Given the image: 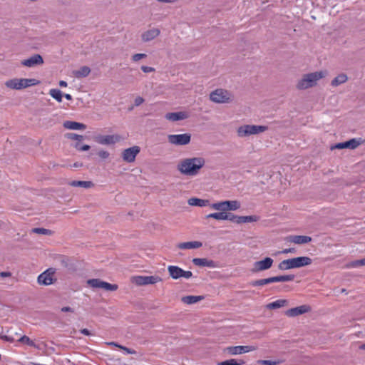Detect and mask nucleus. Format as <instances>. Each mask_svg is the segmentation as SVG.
<instances>
[{"label":"nucleus","mask_w":365,"mask_h":365,"mask_svg":"<svg viewBox=\"0 0 365 365\" xmlns=\"http://www.w3.org/2000/svg\"><path fill=\"white\" fill-rule=\"evenodd\" d=\"M205 163V160L203 158H185L179 162L177 168L181 174L195 176L198 174Z\"/></svg>","instance_id":"nucleus-1"},{"label":"nucleus","mask_w":365,"mask_h":365,"mask_svg":"<svg viewBox=\"0 0 365 365\" xmlns=\"http://www.w3.org/2000/svg\"><path fill=\"white\" fill-rule=\"evenodd\" d=\"M327 75V71H316L304 74L302 78L299 81L297 88L299 90H305L317 85L319 80L323 78Z\"/></svg>","instance_id":"nucleus-2"},{"label":"nucleus","mask_w":365,"mask_h":365,"mask_svg":"<svg viewBox=\"0 0 365 365\" xmlns=\"http://www.w3.org/2000/svg\"><path fill=\"white\" fill-rule=\"evenodd\" d=\"M267 130L264 125H244L237 129V134L240 138L250 136L263 133Z\"/></svg>","instance_id":"nucleus-3"},{"label":"nucleus","mask_w":365,"mask_h":365,"mask_svg":"<svg viewBox=\"0 0 365 365\" xmlns=\"http://www.w3.org/2000/svg\"><path fill=\"white\" fill-rule=\"evenodd\" d=\"M86 283L92 288H101L107 291H115L118 288L115 284H110L97 278L88 279Z\"/></svg>","instance_id":"nucleus-4"},{"label":"nucleus","mask_w":365,"mask_h":365,"mask_svg":"<svg viewBox=\"0 0 365 365\" xmlns=\"http://www.w3.org/2000/svg\"><path fill=\"white\" fill-rule=\"evenodd\" d=\"M210 100L217 103H225L230 101L231 94L226 90L217 89L210 96Z\"/></svg>","instance_id":"nucleus-5"},{"label":"nucleus","mask_w":365,"mask_h":365,"mask_svg":"<svg viewBox=\"0 0 365 365\" xmlns=\"http://www.w3.org/2000/svg\"><path fill=\"white\" fill-rule=\"evenodd\" d=\"M168 140L172 145H185L190 143L191 140V134L183 133L178 135H168Z\"/></svg>","instance_id":"nucleus-6"},{"label":"nucleus","mask_w":365,"mask_h":365,"mask_svg":"<svg viewBox=\"0 0 365 365\" xmlns=\"http://www.w3.org/2000/svg\"><path fill=\"white\" fill-rule=\"evenodd\" d=\"M365 142V140L362 138H352L349 140L337 143L332 148L337 149H344V148H349V149H355L360 145L363 144Z\"/></svg>","instance_id":"nucleus-7"},{"label":"nucleus","mask_w":365,"mask_h":365,"mask_svg":"<svg viewBox=\"0 0 365 365\" xmlns=\"http://www.w3.org/2000/svg\"><path fill=\"white\" fill-rule=\"evenodd\" d=\"M139 146L135 145L131 148L125 149L122 153V158L127 163H133L135 161L136 155L140 153Z\"/></svg>","instance_id":"nucleus-8"},{"label":"nucleus","mask_w":365,"mask_h":365,"mask_svg":"<svg viewBox=\"0 0 365 365\" xmlns=\"http://www.w3.org/2000/svg\"><path fill=\"white\" fill-rule=\"evenodd\" d=\"M274 260L271 257H265L262 260L257 261L254 263L252 272H259L269 269L273 264Z\"/></svg>","instance_id":"nucleus-9"},{"label":"nucleus","mask_w":365,"mask_h":365,"mask_svg":"<svg viewBox=\"0 0 365 365\" xmlns=\"http://www.w3.org/2000/svg\"><path fill=\"white\" fill-rule=\"evenodd\" d=\"M162 281V279L158 276H137L134 278V282L136 284L143 286L147 284H154L158 282Z\"/></svg>","instance_id":"nucleus-10"},{"label":"nucleus","mask_w":365,"mask_h":365,"mask_svg":"<svg viewBox=\"0 0 365 365\" xmlns=\"http://www.w3.org/2000/svg\"><path fill=\"white\" fill-rule=\"evenodd\" d=\"M119 140L120 137L114 135H98L94 137V140L101 145H113Z\"/></svg>","instance_id":"nucleus-11"},{"label":"nucleus","mask_w":365,"mask_h":365,"mask_svg":"<svg viewBox=\"0 0 365 365\" xmlns=\"http://www.w3.org/2000/svg\"><path fill=\"white\" fill-rule=\"evenodd\" d=\"M257 349L255 346H228L226 348V351L231 355L241 354L247 353Z\"/></svg>","instance_id":"nucleus-12"},{"label":"nucleus","mask_w":365,"mask_h":365,"mask_svg":"<svg viewBox=\"0 0 365 365\" xmlns=\"http://www.w3.org/2000/svg\"><path fill=\"white\" fill-rule=\"evenodd\" d=\"M311 309L308 305H302L294 308L289 309L285 312V315L289 317H294L309 312Z\"/></svg>","instance_id":"nucleus-13"},{"label":"nucleus","mask_w":365,"mask_h":365,"mask_svg":"<svg viewBox=\"0 0 365 365\" xmlns=\"http://www.w3.org/2000/svg\"><path fill=\"white\" fill-rule=\"evenodd\" d=\"M43 63L42 56L40 54H34L27 59L21 61V65L26 67H34Z\"/></svg>","instance_id":"nucleus-14"},{"label":"nucleus","mask_w":365,"mask_h":365,"mask_svg":"<svg viewBox=\"0 0 365 365\" xmlns=\"http://www.w3.org/2000/svg\"><path fill=\"white\" fill-rule=\"evenodd\" d=\"M53 272H50V269H47L46 271L41 273L38 277V283L42 285H50L53 283Z\"/></svg>","instance_id":"nucleus-15"},{"label":"nucleus","mask_w":365,"mask_h":365,"mask_svg":"<svg viewBox=\"0 0 365 365\" xmlns=\"http://www.w3.org/2000/svg\"><path fill=\"white\" fill-rule=\"evenodd\" d=\"M192 262L195 266L199 267L215 268L218 266L217 262L212 259H208L207 258H194L192 259Z\"/></svg>","instance_id":"nucleus-16"},{"label":"nucleus","mask_w":365,"mask_h":365,"mask_svg":"<svg viewBox=\"0 0 365 365\" xmlns=\"http://www.w3.org/2000/svg\"><path fill=\"white\" fill-rule=\"evenodd\" d=\"M292 260L293 262L294 269L308 266L312 263V259L305 256L292 258Z\"/></svg>","instance_id":"nucleus-17"},{"label":"nucleus","mask_w":365,"mask_h":365,"mask_svg":"<svg viewBox=\"0 0 365 365\" xmlns=\"http://www.w3.org/2000/svg\"><path fill=\"white\" fill-rule=\"evenodd\" d=\"M287 240L297 245H303L309 243L312 241V237L304 235H290L287 237Z\"/></svg>","instance_id":"nucleus-18"},{"label":"nucleus","mask_w":365,"mask_h":365,"mask_svg":"<svg viewBox=\"0 0 365 365\" xmlns=\"http://www.w3.org/2000/svg\"><path fill=\"white\" fill-rule=\"evenodd\" d=\"M160 30L158 29L154 28L143 33L141 35V38L143 41L148 42L155 38L157 36L160 35Z\"/></svg>","instance_id":"nucleus-19"},{"label":"nucleus","mask_w":365,"mask_h":365,"mask_svg":"<svg viewBox=\"0 0 365 365\" xmlns=\"http://www.w3.org/2000/svg\"><path fill=\"white\" fill-rule=\"evenodd\" d=\"M188 115L185 112L180 111L175 113H168L165 114V118L170 121H178L186 119Z\"/></svg>","instance_id":"nucleus-20"},{"label":"nucleus","mask_w":365,"mask_h":365,"mask_svg":"<svg viewBox=\"0 0 365 365\" xmlns=\"http://www.w3.org/2000/svg\"><path fill=\"white\" fill-rule=\"evenodd\" d=\"M39 83L40 81L35 78H19V90L36 86Z\"/></svg>","instance_id":"nucleus-21"},{"label":"nucleus","mask_w":365,"mask_h":365,"mask_svg":"<svg viewBox=\"0 0 365 365\" xmlns=\"http://www.w3.org/2000/svg\"><path fill=\"white\" fill-rule=\"evenodd\" d=\"M63 127L69 130H85L86 125L71 120H66L63 123Z\"/></svg>","instance_id":"nucleus-22"},{"label":"nucleus","mask_w":365,"mask_h":365,"mask_svg":"<svg viewBox=\"0 0 365 365\" xmlns=\"http://www.w3.org/2000/svg\"><path fill=\"white\" fill-rule=\"evenodd\" d=\"M168 271L169 272L170 276L174 279H178L182 277L183 273L182 269L174 265L168 266Z\"/></svg>","instance_id":"nucleus-23"},{"label":"nucleus","mask_w":365,"mask_h":365,"mask_svg":"<svg viewBox=\"0 0 365 365\" xmlns=\"http://www.w3.org/2000/svg\"><path fill=\"white\" fill-rule=\"evenodd\" d=\"M202 246V244L201 242L199 241H192V242H181L178 244L177 247L179 249L181 250H186V249H197Z\"/></svg>","instance_id":"nucleus-24"},{"label":"nucleus","mask_w":365,"mask_h":365,"mask_svg":"<svg viewBox=\"0 0 365 365\" xmlns=\"http://www.w3.org/2000/svg\"><path fill=\"white\" fill-rule=\"evenodd\" d=\"M90 73L91 68L87 66H82L79 69L73 71V76L77 78L87 77Z\"/></svg>","instance_id":"nucleus-25"},{"label":"nucleus","mask_w":365,"mask_h":365,"mask_svg":"<svg viewBox=\"0 0 365 365\" xmlns=\"http://www.w3.org/2000/svg\"><path fill=\"white\" fill-rule=\"evenodd\" d=\"M68 185L72 187H81L84 188H90L94 186V184L91 181H81V180H73L68 182Z\"/></svg>","instance_id":"nucleus-26"},{"label":"nucleus","mask_w":365,"mask_h":365,"mask_svg":"<svg viewBox=\"0 0 365 365\" xmlns=\"http://www.w3.org/2000/svg\"><path fill=\"white\" fill-rule=\"evenodd\" d=\"M188 204L191 206L205 207L209 205V201L207 200L192 197L188 200Z\"/></svg>","instance_id":"nucleus-27"},{"label":"nucleus","mask_w":365,"mask_h":365,"mask_svg":"<svg viewBox=\"0 0 365 365\" xmlns=\"http://www.w3.org/2000/svg\"><path fill=\"white\" fill-rule=\"evenodd\" d=\"M203 299H204V297H202V296L189 295V296H185V297H182L181 300L185 304H192L197 303Z\"/></svg>","instance_id":"nucleus-28"},{"label":"nucleus","mask_w":365,"mask_h":365,"mask_svg":"<svg viewBox=\"0 0 365 365\" xmlns=\"http://www.w3.org/2000/svg\"><path fill=\"white\" fill-rule=\"evenodd\" d=\"M288 304V302L286 299H278L273 302H271L267 305V309H276L280 307H285Z\"/></svg>","instance_id":"nucleus-29"},{"label":"nucleus","mask_w":365,"mask_h":365,"mask_svg":"<svg viewBox=\"0 0 365 365\" xmlns=\"http://www.w3.org/2000/svg\"><path fill=\"white\" fill-rule=\"evenodd\" d=\"M295 278L294 274L281 275L272 277V282H283L293 281Z\"/></svg>","instance_id":"nucleus-30"},{"label":"nucleus","mask_w":365,"mask_h":365,"mask_svg":"<svg viewBox=\"0 0 365 365\" xmlns=\"http://www.w3.org/2000/svg\"><path fill=\"white\" fill-rule=\"evenodd\" d=\"M347 80V76L344 73H341L331 81V85L332 86H338L340 84L345 83Z\"/></svg>","instance_id":"nucleus-31"},{"label":"nucleus","mask_w":365,"mask_h":365,"mask_svg":"<svg viewBox=\"0 0 365 365\" xmlns=\"http://www.w3.org/2000/svg\"><path fill=\"white\" fill-rule=\"evenodd\" d=\"M278 268L280 270H287V269H294L293 262L292 260V258L282 261L279 264Z\"/></svg>","instance_id":"nucleus-32"},{"label":"nucleus","mask_w":365,"mask_h":365,"mask_svg":"<svg viewBox=\"0 0 365 365\" xmlns=\"http://www.w3.org/2000/svg\"><path fill=\"white\" fill-rule=\"evenodd\" d=\"M270 283H273L272 277L252 281L250 282V285L252 287H257V286H264L265 284H268Z\"/></svg>","instance_id":"nucleus-33"},{"label":"nucleus","mask_w":365,"mask_h":365,"mask_svg":"<svg viewBox=\"0 0 365 365\" xmlns=\"http://www.w3.org/2000/svg\"><path fill=\"white\" fill-rule=\"evenodd\" d=\"M259 217L257 215L240 216V224L258 221Z\"/></svg>","instance_id":"nucleus-34"},{"label":"nucleus","mask_w":365,"mask_h":365,"mask_svg":"<svg viewBox=\"0 0 365 365\" xmlns=\"http://www.w3.org/2000/svg\"><path fill=\"white\" fill-rule=\"evenodd\" d=\"M49 94L58 102L61 103L62 101L63 95L60 90L56 88L51 89Z\"/></svg>","instance_id":"nucleus-35"},{"label":"nucleus","mask_w":365,"mask_h":365,"mask_svg":"<svg viewBox=\"0 0 365 365\" xmlns=\"http://www.w3.org/2000/svg\"><path fill=\"white\" fill-rule=\"evenodd\" d=\"M5 86L11 89L19 90V78H13L6 81Z\"/></svg>","instance_id":"nucleus-36"},{"label":"nucleus","mask_w":365,"mask_h":365,"mask_svg":"<svg viewBox=\"0 0 365 365\" xmlns=\"http://www.w3.org/2000/svg\"><path fill=\"white\" fill-rule=\"evenodd\" d=\"M227 211L237 210L240 207V203L237 200H227Z\"/></svg>","instance_id":"nucleus-37"},{"label":"nucleus","mask_w":365,"mask_h":365,"mask_svg":"<svg viewBox=\"0 0 365 365\" xmlns=\"http://www.w3.org/2000/svg\"><path fill=\"white\" fill-rule=\"evenodd\" d=\"M225 217H227V216L225 215V212L210 213L206 215L207 219L213 218L218 220H225Z\"/></svg>","instance_id":"nucleus-38"},{"label":"nucleus","mask_w":365,"mask_h":365,"mask_svg":"<svg viewBox=\"0 0 365 365\" xmlns=\"http://www.w3.org/2000/svg\"><path fill=\"white\" fill-rule=\"evenodd\" d=\"M32 232L36 234H41L44 235H52L53 232L48 229H45L42 227H36L32 230Z\"/></svg>","instance_id":"nucleus-39"},{"label":"nucleus","mask_w":365,"mask_h":365,"mask_svg":"<svg viewBox=\"0 0 365 365\" xmlns=\"http://www.w3.org/2000/svg\"><path fill=\"white\" fill-rule=\"evenodd\" d=\"M18 341L22 343V344H26L30 346H32V347H35V348H37L38 349V346L32 341L30 339V338L26 335L21 336L19 340Z\"/></svg>","instance_id":"nucleus-40"},{"label":"nucleus","mask_w":365,"mask_h":365,"mask_svg":"<svg viewBox=\"0 0 365 365\" xmlns=\"http://www.w3.org/2000/svg\"><path fill=\"white\" fill-rule=\"evenodd\" d=\"M225 215L227 217L225 218V220H230L237 224H240V216L235 215L231 212H225Z\"/></svg>","instance_id":"nucleus-41"},{"label":"nucleus","mask_w":365,"mask_h":365,"mask_svg":"<svg viewBox=\"0 0 365 365\" xmlns=\"http://www.w3.org/2000/svg\"><path fill=\"white\" fill-rule=\"evenodd\" d=\"M66 137L68 139L78 140V142H80L82 140H83V135H78V134H76V133H70L66 134Z\"/></svg>","instance_id":"nucleus-42"},{"label":"nucleus","mask_w":365,"mask_h":365,"mask_svg":"<svg viewBox=\"0 0 365 365\" xmlns=\"http://www.w3.org/2000/svg\"><path fill=\"white\" fill-rule=\"evenodd\" d=\"M73 147L80 151H87L90 149V146L88 145H81L79 142L76 143L73 145Z\"/></svg>","instance_id":"nucleus-43"},{"label":"nucleus","mask_w":365,"mask_h":365,"mask_svg":"<svg viewBox=\"0 0 365 365\" xmlns=\"http://www.w3.org/2000/svg\"><path fill=\"white\" fill-rule=\"evenodd\" d=\"M257 363L262 365H277L279 364V361L272 360H258Z\"/></svg>","instance_id":"nucleus-44"},{"label":"nucleus","mask_w":365,"mask_h":365,"mask_svg":"<svg viewBox=\"0 0 365 365\" xmlns=\"http://www.w3.org/2000/svg\"><path fill=\"white\" fill-rule=\"evenodd\" d=\"M364 265H365V258L361 259L355 260L351 263V266L353 267L364 266Z\"/></svg>","instance_id":"nucleus-45"},{"label":"nucleus","mask_w":365,"mask_h":365,"mask_svg":"<svg viewBox=\"0 0 365 365\" xmlns=\"http://www.w3.org/2000/svg\"><path fill=\"white\" fill-rule=\"evenodd\" d=\"M217 365H237L236 359H231L225 360V361L218 363Z\"/></svg>","instance_id":"nucleus-46"},{"label":"nucleus","mask_w":365,"mask_h":365,"mask_svg":"<svg viewBox=\"0 0 365 365\" xmlns=\"http://www.w3.org/2000/svg\"><path fill=\"white\" fill-rule=\"evenodd\" d=\"M147 57L145 53H135L132 56V60L133 61H138L142 58H145Z\"/></svg>","instance_id":"nucleus-47"},{"label":"nucleus","mask_w":365,"mask_h":365,"mask_svg":"<svg viewBox=\"0 0 365 365\" xmlns=\"http://www.w3.org/2000/svg\"><path fill=\"white\" fill-rule=\"evenodd\" d=\"M98 155L103 160H106L110 156V153L108 151L103 150H99Z\"/></svg>","instance_id":"nucleus-48"},{"label":"nucleus","mask_w":365,"mask_h":365,"mask_svg":"<svg viewBox=\"0 0 365 365\" xmlns=\"http://www.w3.org/2000/svg\"><path fill=\"white\" fill-rule=\"evenodd\" d=\"M119 349L123 350L128 354H136V351L134 349H129V348H128L126 346H123L122 345L119 346Z\"/></svg>","instance_id":"nucleus-49"},{"label":"nucleus","mask_w":365,"mask_h":365,"mask_svg":"<svg viewBox=\"0 0 365 365\" xmlns=\"http://www.w3.org/2000/svg\"><path fill=\"white\" fill-rule=\"evenodd\" d=\"M141 70L144 72V73H150V72H153L155 71V68H153V67H149V66H141Z\"/></svg>","instance_id":"nucleus-50"},{"label":"nucleus","mask_w":365,"mask_h":365,"mask_svg":"<svg viewBox=\"0 0 365 365\" xmlns=\"http://www.w3.org/2000/svg\"><path fill=\"white\" fill-rule=\"evenodd\" d=\"M144 102V99L142 98V97H137L135 98V101H134V105L135 106H140Z\"/></svg>","instance_id":"nucleus-51"},{"label":"nucleus","mask_w":365,"mask_h":365,"mask_svg":"<svg viewBox=\"0 0 365 365\" xmlns=\"http://www.w3.org/2000/svg\"><path fill=\"white\" fill-rule=\"evenodd\" d=\"M192 277V273L190 271H185L183 270L182 276V277L189 279Z\"/></svg>","instance_id":"nucleus-52"},{"label":"nucleus","mask_w":365,"mask_h":365,"mask_svg":"<svg viewBox=\"0 0 365 365\" xmlns=\"http://www.w3.org/2000/svg\"><path fill=\"white\" fill-rule=\"evenodd\" d=\"M221 202L213 203L210 205V207L216 210H220L221 211Z\"/></svg>","instance_id":"nucleus-53"},{"label":"nucleus","mask_w":365,"mask_h":365,"mask_svg":"<svg viewBox=\"0 0 365 365\" xmlns=\"http://www.w3.org/2000/svg\"><path fill=\"white\" fill-rule=\"evenodd\" d=\"M296 252V250L295 248H287V249H284L283 250L281 253H283V254H288V253H294Z\"/></svg>","instance_id":"nucleus-54"},{"label":"nucleus","mask_w":365,"mask_h":365,"mask_svg":"<svg viewBox=\"0 0 365 365\" xmlns=\"http://www.w3.org/2000/svg\"><path fill=\"white\" fill-rule=\"evenodd\" d=\"M61 312H71L73 313L74 310L70 307H63L61 308Z\"/></svg>","instance_id":"nucleus-55"},{"label":"nucleus","mask_w":365,"mask_h":365,"mask_svg":"<svg viewBox=\"0 0 365 365\" xmlns=\"http://www.w3.org/2000/svg\"><path fill=\"white\" fill-rule=\"evenodd\" d=\"M11 276V273L10 272H0V277L1 278L9 277Z\"/></svg>","instance_id":"nucleus-56"},{"label":"nucleus","mask_w":365,"mask_h":365,"mask_svg":"<svg viewBox=\"0 0 365 365\" xmlns=\"http://www.w3.org/2000/svg\"><path fill=\"white\" fill-rule=\"evenodd\" d=\"M221 211L225 212L227 211V201H222L221 202Z\"/></svg>","instance_id":"nucleus-57"},{"label":"nucleus","mask_w":365,"mask_h":365,"mask_svg":"<svg viewBox=\"0 0 365 365\" xmlns=\"http://www.w3.org/2000/svg\"><path fill=\"white\" fill-rule=\"evenodd\" d=\"M80 332L81 334H84V335H86V336L91 335V331L88 329H82L80 330Z\"/></svg>","instance_id":"nucleus-58"},{"label":"nucleus","mask_w":365,"mask_h":365,"mask_svg":"<svg viewBox=\"0 0 365 365\" xmlns=\"http://www.w3.org/2000/svg\"><path fill=\"white\" fill-rule=\"evenodd\" d=\"M158 2L163 3H175L177 0H157Z\"/></svg>","instance_id":"nucleus-59"},{"label":"nucleus","mask_w":365,"mask_h":365,"mask_svg":"<svg viewBox=\"0 0 365 365\" xmlns=\"http://www.w3.org/2000/svg\"><path fill=\"white\" fill-rule=\"evenodd\" d=\"M108 345L112 346L118 347V348H119V346H120V344H117L116 342H114V341L108 343Z\"/></svg>","instance_id":"nucleus-60"},{"label":"nucleus","mask_w":365,"mask_h":365,"mask_svg":"<svg viewBox=\"0 0 365 365\" xmlns=\"http://www.w3.org/2000/svg\"><path fill=\"white\" fill-rule=\"evenodd\" d=\"M67 85H68L66 81H59V86L61 87H66Z\"/></svg>","instance_id":"nucleus-61"},{"label":"nucleus","mask_w":365,"mask_h":365,"mask_svg":"<svg viewBox=\"0 0 365 365\" xmlns=\"http://www.w3.org/2000/svg\"><path fill=\"white\" fill-rule=\"evenodd\" d=\"M236 363H237V365H242L244 364L245 362L244 360L242 359H236Z\"/></svg>","instance_id":"nucleus-62"},{"label":"nucleus","mask_w":365,"mask_h":365,"mask_svg":"<svg viewBox=\"0 0 365 365\" xmlns=\"http://www.w3.org/2000/svg\"><path fill=\"white\" fill-rule=\"evenodd\" d=\"M63 96L68 101H71L73 99L70 94H64Z\"/></svg>","instance_id":"nucleus-63"},{"label":"nucleus","mask_w":365,"mask_h":365,"mask_svg":"<svg viewBox=\"0 0 365 365\" xmlns=\"http://www.w3.org/2000/svg\"><path fill=\"white\" fill-rule=\"evenodd\" d=\"M341 293H344L345 294H347L348 292L346 291V289L343 288V289H341Z\"/></svg>","instance_id":"nucleus-64"}]
</instances>
